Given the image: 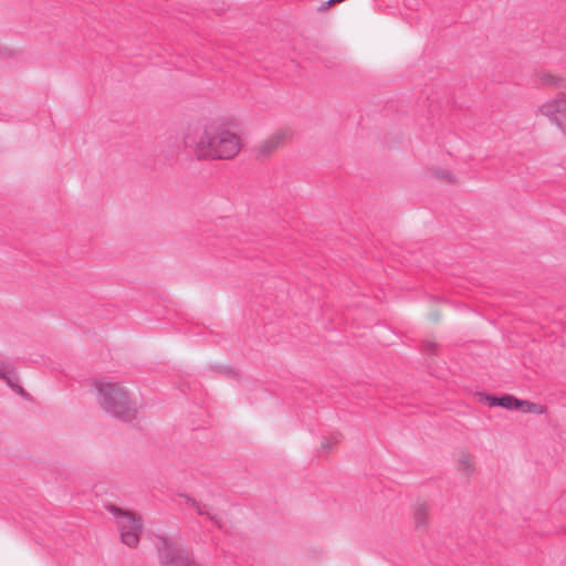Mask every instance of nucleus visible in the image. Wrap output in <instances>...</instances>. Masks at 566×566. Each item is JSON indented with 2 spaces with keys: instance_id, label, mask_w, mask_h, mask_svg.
Here are the masks:
<instances>
[{
  "instance_id": "nucleus-1",
  "label": "nucleus",
  "mask_w": 566,
  "mask_h": 566,
  "mask_svg": "<svg viewBox=\"0 0 566 566\" xmlns=\"http://www.w3.org/2000/svg\"><path fill=\"white\" fill-rule=\"evenodd\" d=\"M191 147L199 159L227 160L241 151L243 143L232 123L217 118L203 125Z\"/></svg>"
},
{
  "instance_id": "nucleus-2",
  "label": "nucleus",
  "mask_w": 566,
  "mask_h": 566,
  "mask_svg": "<svg viewBox=\"0 0 566 566\" xmlns=\"http://www.w3.org/2000/svg\"><path fill=\"white\" fill-rule=\"evenodd\" d=\"M94 386L97 402L108 416L125 422L138 417L142 403L132 388L105 378L96 380Z\"/></svg>"
},
{
  "instance_id": "nucleus-3",
  "label": "nucleus",
  "mask_w": 566,
  "mask_h": 566,
  "mask_svg": "<svg viewBox=\"0 0 566 566\" xmlns=\"http://www.w3.org/2000/svg\"><path fill=\"white\" fill-rule=\"evenodd\" d=\"M109 512L115 517L122 542L130 547L137 546L143 530L142 520L135 513L116 506H111Z\"/></svg>"
},
{
  "instance_id": "nucleus-4",
  "label": "nucleus",
  "mask_w": 566,
  "mask_h": 566,
  "mask_svg": "<svg viewBox=\"0 0 566 566\" xmlns=\"http://www.w3.org/2000/svg\"><path fill=\"white\" fill-rule=\"evenodd\" d=\"M159 566H201L192 555L180 544L161 539L158 546Z\"/></svg>"
},
{
  "instance_id": "nucleus-5",
  "label": "nucleus",
  "mask_w": 566,
  "mask_h": 566,
  "mask_svg": "<svg viewBox=\"0 0 566 566\" xmlns=\"http://www.w3.org/2000/svg\"><path fill=\"white\" fill-rule=\"evenodd\" d=\"M538 112L566 134V94L560 93L556 98L545 102L539 106Z\"/></svg>"
},
{
  "instance_id": "nucleus-6",
  "label": "nucleus",
  "mask_w": 566,
  "mask_h": 566,
  "mask_svg": "<svg viewBox=\"0 0 566 566\" xmlns=\"http://www.w3.org/2000/svg\"><path fill=\"white\" fill-rule=\"evenodd\" d=\"M291 138L287 128H279L266 136L258 146V154L261 157H269L281 148Z\"/></svg>"
},
{
  "instance_id": "nucleus-7",
  "label": "nucleus",
  "mask_w": 566,
  "mask_h": 566,
  "mask_svg": "<svg viewBox=\"0 0 566 566\" xmlns=\"http://www.w3.org/2000/svg\"><path fill=\"white\" fill-rule=\"evenodd\" d=\"M485 400L491 407L500 406L510 410L523 408V411H533L534 408L536 407L535 403H532L526 400H520L511 395H503L501 397L488 395L485 397Z\"/></svg>"
},
{
  "instance_id": "nucleus-8",
  "label": "nucleus",
  "mask_w": 566,
  "mask_h": 566,
  "mask_svg": "<svg viewBox=\"0 0 566 566\" xmlns=\"http://www.w3.org/2000/svg\"><path fill=\"white\" fill-rule=\"evenodd\" d=\"M185 499V503L192 507L199 515L205 516L207 520L212 522L218 528L222 527V522L216 510L206 503L198 502L189 495H181Z\"/></svg>"
},
{
  "instance_id": "nucleus-9",
  "label": "nucleus",
  "mask_w": 566,
  "mask_h": 566,
  "mask_svg": "<svg viewBox=\"0 0 566 566\" xmlns=\"http://www.w3.org/2000/svg\"><path fill=\"white\" fill-rule=\"evenodd\" d=\"M0 378L15 392L24 396V391L19 385V377L13 366L3 359H0Z\"/></svg>"
},
{
  "instance_id": "nucleus-10",
  "label": "nucleus",
  "mask_w": 566,
  "mask_h": 566,
  "mask_svg": "<svg viewBox=\"0 0 566 566\" xmlns=\"http://www.w3.org/2000/svg\"><path fill=\"white\" fill-rule=\"evenodd\" d=\"M428 506L426 503H421L416 507L415 521L417 527H424L427 523Z\"/></svg>"
},
{
  "instance_id": "nucleus-11",
  "label": "nucleus",
  "mask_w": 566,
  "mask_h": 566,
  "mask_svg": "<svg viewBox=\"0 0 566 566\" xmlns=\"http://www.w3.org/2000/svg\"><path fill=\"white\" fill-rule=\"evenodd\" d=\"M458 467H459V470L463 471L464 473H468L470 472L471 470V460H470V455L467 454V453H463L459 460H458Z\"/></svg>"
},
{
  "instance_id": "nucleus-12",
  "label": "nucleus",
  "mask_w": 566,
  "mask_h": 566,
  "mask_svg": "<svg viewBox=\"0 0 566 566\" xmlns=\"http://www.w3.org/2000/svg\"><path fill=\"white\" fill-rule=\"evenodd\" d=\"M542 82L551 86H562L563 80L553 74H543Z\"/></svg>"
},
{
  "instance_id": "nucleus-13",
  "label": "nucleus",
  "mask_w": 566,
  "mask_h": 566,
  "mask_svg": "<svg viewBox=\"0 0 566 566\" xmlns=\"http://www.w3.org/2000/svg\"><path fill=\"white\" fill-rule=\"evenodd\" d=\"M15 53L13 49H8L6 45L0 46V57H8Z\"/></svg>"
},
{
  "instance_id": "nucleus-14",
  "label": "nucleus",
  "mask_w": 566,
  "mask_h": 566,
  "mask_svg": "<svg viewBox=\"0 0 566 566\" xmlns=\"http://www.w3.org/2000/svg\"><path fill=\"white\" fill-rule=\"evenodd\" d=\"M443 178H449L450 177V174H446L442 176Z\"/></svg>"
}]
</instances>
